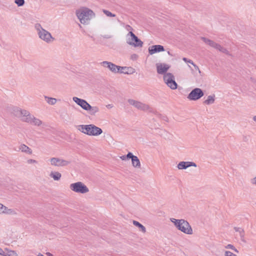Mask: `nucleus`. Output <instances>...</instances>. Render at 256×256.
Here are the masks:
<instances>
[{
	"mask_svg": "<svg viewBox=\"0 0 256 256\" xmlns=\"http://www.w3.org/2000/svg\"><path fill=\"white\" fill-rule=\"evenodd\" d=\"M76 14L78 19L82 24H88L92 18L95 16L94 12L86 7H82L76 10Z\"/></svg>",
	"mask_w": 256,
	"mask_h": 256,
	"instance_id": "nucleus-1",
	"label": "nucleus"
},
{
	"mask_svg": "<svg viewBox=\"0 0 256 256\" xmlns=\"http://www.w3.org/2000/svg\"><path fill=\"white\" fill-rule=\"evenodd\" d=\"M77 129L88 136H97L102 134V130L94 124H80L77 126Z\"/></svg>",
	"mask_w": 256,
	"mask_h": 256,
	"instance_id": "nucleus-2",
	"label": "nucleus"
},
{
	"mask_svg": "<svg viewBox=\"0 0 256 256\" xmlns=\"http://www.w3.org/2000/svg\"><path fill=\"white\" fill-rule=\"evenodd\" d=\"M170 220L179 230L188 234H192V229L188 221L184 219L177 220L174 218H170Z\"/></svg>",
	"mask_w": 256,
	"mask_h": 256,
	"instance_id": "nucleus-3",
	"label": "nucleus"
},
{
	"mask_svg": "<svg viewBox=\"0 0 256 256\" xmlns=\"http://www.w3.org/2000/svg\"><path fill=\"white\" fill-rule=\"evenodd\" d=\"M34 28L37 32L39 38L45 42L50 43L54 40L50 33L44 29L40 24H36Z\"/></svg>",
	"mask_w": 256,
	"mask_h": 256,
	"instance_id": "nucleus-4",
	"label": "nucleus"
},
{
	"mask_svg": "<svg viewBox=\"0 0 256 256\" xmlns=\"http://www.w3.org/2000/svg\"><path fill=\"white\" fill-rule=\"evenodd\" d=\"M70 188L72 190L77 193L86 194L89 192L88 188L80 182L70 184Z\"/></svg>",
	"mask_w": 256,
	"mask_h": 256,
	"instance_id": "nucleus-5",
	"label": "nucleus"
},
{
	"mask_svg": "<svg viewBox=\"0 0 256 256\" xmlns=\"http://www.w3.org/2000/svg\"><path fill=\"white\" fill-rule=\"evenodd\" d=\"M164 80L166 85L172 90L177 88L178 84L174 80V76L170 72L166 73L164 76Z\"/></svg>",
	"mask_w": 256,
	"mask_h": 256,
	"instance_id": "nucleus-6",
	"label": "nucleus"
},
{
	"mask_svg": "<svg viewBox=\"0 0 256 256\" xmlns=\"http://www.w3.org/2000/svg\"><path fill=\"white\" fill-rule=\"evenodd\" d=\"M129 104L134 106L137 109L141 110H149L150 112H152L151 108L150 106L146 104L142 103L136 100L133 99H128V100Z\"/></svg>",
	"mask_w": 256,
	"mask_h": 256,
	"instance_id": "nucleus-7",
	"label": "nucleus"
},
{
	"mask_svg": "<svg viewBox=\"0 0 256 256\" xmlns=\"http://www.w3.org/2000/svg\"><path fill=\"white\" fill-rule=\"evenodd\" d=\"M100 64L102 66L108 68L110 71L114 74H120L121 68H122V66H117L112 62L108 61H103Z\"/></svg>",
	"mask_w": 256,
	"mask_h": 256,
	"instance_id": "nucleus-8",
	"label": "nucleus"
},
{
	"mask_svg": "<svg viewBox=\"0 0 256 256\" xmlns=\"http://www.w3.org/2000/svg\"><path fill=\"white\" fill-rule=\"evenodd\" d=\"M204 95L202 90L200 88L193 89L188 96V98L191 100H196Z\"/></svg>",
	"mask_w": 256,
	"mask_h": 256,
	"instance_id": "nucleus-9",
	"label": "nucleus"
},
{
	"mask_svg": "<svg viewBox=\"0 0 256 256\" xmlns=\"http://www.w3.org/2000/svg\"><path fill=\"white\" fill-rule=\"evenodd\" d=\"M128 34L130 36L131 39L130 38L127 41V43L134 47H142L143 42L139 39L132 32H130Z\"/></svg>",
	"mask_w": 256,
	"mask_h": 256,
	"instance_id": "nucleus-10",
	"label": "nucleus"
},
{
	"mask_svg": "<svg viewBox=\"0 0 256 256\" xmlns=\"http://www.w3.org/2000/svg\"><path fill=\"white\" fill-rule=\"evenodd\" d=\"M50 164L56 166H64L70 164L68 161L58 158H52L50 159Z\"/></svg>",
	"mask_w": 256,
	"mask_h": 256,
	"instance_id": "nucleus-11",
	"label": "nucleus"
},
{
	"mask_svg": "<svg viewBox=\"0 0 256 256\" xmlns=\"http://www.w3.org/2000/svg\"><path fill=\"white\" fill-rule=\"evenodd\" d=\"M72 100L83 110H86L90 104L84 100L74 96Z\"/></svg>",
	"mask_w": 256,
	"mask_h": 256,
	"instance_id": "nucleus-12",
	"label": "nucleus"
},
{
	"mask_svg": "<svg viewBox=\"0 0 256 256\" xmlns=\"http://www.w3.org/2000/svg\"><path fill=\"white\" fill-rule=\"evenodd\" d=\"M190 166L196 167L197 166L194 162L184 161L180 162L177 166L178 170H185Z\"/></svg>",
	"mask_w": 256,
	"mask_h": 256,
	"instance_id": "nucleus-13",
	"label": "nucleus"
},
{
	"mask_svg": "<svg viewBox=\"0 0 256 256\" xmlns=\"http://www.w3.org/2000/svg\"><path fill=\"white\" fill-rule=\"evenodd\" d=\"M164 51V48L162 45H154L149 47L148 48V52L150 55Z\"/></svg>",
	"mask_w": 256,
	"mask_h": 256,
	"instance_id": "nucleus-14",
	"label": "nucleus"
},
{
	"mask_svg": "<svg viewBox=\"0 0 256 256\" xmlns=\"http://www.w3.org/2000/svg\"><path fill=\"white\" fill-rule=\"evenodd\" d=\"M170 66L164 64H156L157 72L159 74H166L167 70L169 69Z\"/></svg>",
	"mask_w": 256,
	"mask_h": 256,
	"instance_id": "nucleus-15",
	"label": "nucleus"
},
{
	"mask_svg": "<svg viewBox=\"0 0 256 256\" xmlns=\"http://www.w3.org/2000/svg\"><path fill=\"white\" fill-rule=\"evenodd\" d=\"M202 39L204 41V42L206 44L218 50H219V48H220L221 46L220 44L214 42L212 40H210L204 37H202Z\"/></svg>",
	"mask_w": 256,
	"mask_h": 256,
	"instance_id": "nucleus-16",
	"label": "nucleus"
},
{
	"mask_svg": "<svg viewBox=\"0 0 256 256\" xmlns=\"http://www.w3.org/2000/svg\"><path fill=\"white\" fill-rule=\"evenodd\" d=\"M122 68H121L120 74H132L135 72V70L132 67L128 66H122Z\"/></svg>",
	"mask_w": 256,
	"mask_h": 256,
	"instance_id": "nucleus-17",
	"label": "nucleus"
},
{
	"mask_svg": "<svg viewBox=\"0 0 256 256\" xmlns=\"http://www.w3.org/2000/svg\"><path fill=\"white\" fill-rule=\"evenodd\" d=\"M100 110L98 107L96 106H92L90 104L89 105L86 111L92 116H94Z\"/></svg>",
	"mask_w": 256,
	"mask_h": 256,
	"instance_id": "nucleus-18",
	"label": "nucleus"
},
{
	"mask_svg": "<svg viewBox=\"0 0 256 256\" xmlns=\"http://www.w3.org/2000/svg\"><path fill=\"white\" fill-rule=\"evenodd\" d=\"M19 150H21L23 152L27 153L28 154H32V150L28 146L24 144H20L19 147Z\"/></svg>",
	"mask_w": 256,
	"mask_h": 256,
	"instance_id": "nucleus-19",
	"label": "nucleus"
},
{
	"mask_svg": "<svg viewBox=\"0 0 256 256\" xmlns=\"http://www.w3.org/2000/svg\"><path fill=\"white\" fill-rule=\"evenodd\" d=\"M42 124V122L41 120L32 116L30 124L35 126H40Z\"/></svg>",
	"mask_w": 256,
	"mask_h": 256,
	"instance_id": "nucleus-20",
	"label": "nucleus"
},
{
	"mask_svg": "<svg viewBox=\"0 0 256 256\" xmlns=\"http://www.w3.org/2000/svg\"><path fill=\"white\" fill-rule=\"evenodd\" d=\"M132 165L134 167L136 168H140V160L138 158V156H135V157L132 158Z\"/></svg>",
	"mask_w": 256,
	"mask_h": 256,
	"instance_id": "nucleus-21",
	"label": "nucleus"
},
{
	"mask_svg": "<svg viewBox=\"0 0 256 256\" xmlns=\"http://www.w3.org/2000/svg\"><path fill=\"white\" fill-rule=\"evenodd\" d=\"M50 176L53 178L54 180H60L62 174L58 172H52L50 173Z\"/></svg>",
	"mask_w": 256,
	"mask_h": 256,
	"instance_id": "nucleus-22",
	"label": "nucleus"
},
{
	"mask_svg": "<svg viewBox=\"0 0 256 256\" xmlns=\"http://www.w3.org/2000/svg\"><path fill=\"white\" fill-rule=\"evenodd\" d=\"M234 230L236 232L239 233L240 239L242 241H244V231L243 228L238 227H234Z\"/></svg>",
	"mask_w": 256,
	"mask_h": 256,
	"instance_id": "nucleus-23",
	"label": "nucleus"
},
{
	"mask_svg": "<svg viewBox=\"0 0 256 256\" xmlns=\"http://www.w3.org/2000/svg\"><path fill=\"white\" fill-rule=\"evenodd\" d=\"M215 100V96H208L207 99L204 102V103L206 104H211L214 103Z\"/></svg>",
	"mask_w": 256,
	"mask_h": 256,
	"instance_id": "nucleus-24",
	"label": "nucleus"
},
{
	"mask_svg": "<svg viewBox=\"0 0 256 256\" xmlns=\"http://www.w3.org/2000/svg\"><path fill=\"white\" fill-rule=\"evenodd\" d=\"M132 223L134 225L140 228V230L142 231L143 233H145L146 232V228L138 222L133 220Z\"/></svg>",
	"mask_w": 256,
	"mask_h": 256,
	"instance_id": "nucleus-25",
	"label": "nucleus"
},
{
	"mask_svg": "<svg viewBox=\"0 0 256 256\" xmlns=\"http://www.w3.org/2000/svg\"><path fill=\"white\" fill-rule=\"evenodd\" d=\"M44 98L47 103L50 105H54L57 102V100L55 98L44 96Z\"/></svg>",
	"mask_w": 256,
	"mask_h": 256,
	"instance_id": "nucleus-26",
	"label": "nucleus"
},
{
	"mask_svg": "<svg viewBox=\"0 0 256 256\" xmlns=\"http://www.w3.org/2000/svg\"><path fill=\"white\" fill-rule=\"evenodd\" d=\"M14 210H13L8 208V207L3 205L2 214H14Z\"/></svg>",
	"mask_w": 256,
	"mask_h": 256,
	"instance_id": "nucleus-27",
	"label": "nucleus"
},
{
	"mask_svg": "<svg viewBox=\"0 0 256 256\" xmlns=\"http://www.w3.org/2000/svg\"><path fill=\"white\" fill-rule=\"evenodd\" d=\"M32 116L33 115H32V114H30L28 116H25L24 118H22L21 120L22 122H27V123L30 124V122H31V120H32Z\"/></svg>",
	"mask_w": 256,
	"mask_h": 256,
	"instance_id": "nucleus-28",
	"label": "nucleus"
},
{
	"mask_svg": "<svg viewBox=\"0 0 256 256\" xmlns=\"http://www.w3.org/2000/svg\"><path fill=\"white\" fill-rule=\"evenodd\" d=\"M20 110L21 109L18 108H14L12 110V113L16 116L20 117Z\"/></svg>",
	"mask_w": 256,
	"mask_h": 256,
	"instance_id": "nucleus-29",
	"label": "nucleus"
},
{
	"mask_svg": "<svg viewBox=\"0 0 256 256\" xmlns=\"http://www.w3.org/2000/svg\"><path fill=\"white\" fill-rule=\"evenodd\" d=\"M20 116H22V118H24L25 116H28L30 114V112L26 110H20Z\"/></svg>",
	"mask_w": 256,
	"mask_h": 256,
	"instance_id": "nucleus-30",
	"label": "nucleus"
},
{
	"mask_svg": "<svg viewBox=\"0 0 256 256\" xmlns=\"http://www.w3.org/2000/svg\"><path fill=\"white\" fill-rule=\"evenodd\" d=\"M103 12L107 16L110 17H115L116 14L112 13L106 10H102Z\"/></svg>",
	"mask_w": 256,
	"mask_h": 256,
	"instance_id": "nucleus-31",
	"label": "nucleus"
},
{
	"mask_svg": "<svg viewBox=\"0 0 256 256\" xmlns=\"http://www.w3.org/2000/svg\"><path fill=\"white\" fill-rule=\"evenodd\" d=\"M14 3L18 6H22L24 4L25 1L24 0H14Z\"/></svg>",
	"mask_w": 256,
	"mask_h": 256,
	"instance_id": "nucleus-32",
	"label": "nucleus"
},
{
	"mask_svg": "<svg viewBox=\"0 0 256 256\" xmlns=\"http://www.w3.org/2000/svg\"><path fill=\"white\" fill-rule=\"evenodd\" d=\"M218 50L222 53L226 54V55H230L229 52L226 48L222 47V46H220V48H219Z\"/></svg>",
	"mask_w": 256,
	"mask_h": 256,
	"instance_id": "nucleus-33",
	"label": "nucleus"
},
{
	"mask_svg": "<svg viewBox=\"0 0 256 256\" xmlns=\"http://www.w3.org/2000/svg\"><path fill=\"white\" fill-rule=\"evenodd\" d=\"M218 50L222 53L226 54V55H230L229 52L226 48L222 47V46H220V48H219Z\"/></svg>",
	"mask_w": 256,
	"mask_h": 256,
	"instance_id": "nucleus-34",
	"label": "nucleus"
},
{
	"mask_svg": "<svg viewBox=\"0 0 256 256\" xmlns=\"http://www.w3.org/2000/svg\"><path fill=\"white\" fill-rule=\"evenodd\" d=\"M8 256H18L17 253L14 250H9L8 252Z\"/></svg>",
	"mask_w": 256,
	"mask_h": 256,
	"instance_id": "nucleus-35",
	"label": "nucleus"
},
{
	"mask_svg": "<svg viewBox=\"0 0 256 256\" xmlns=\"http://www.w3.org/2000/svg\"><path fill=\"white\" fill-rule=\"evenodd\" d=\"M224 256H237L236 254H234L232 252L228 250L224 252Z\"/></svg>",
	"mask_w": 256,
	"mask_h": 256,
	"instance_id": "nucleus-36",
	"label": "nucleus"
},
{
	"mask_svg": "<svg viewBox=\"0 0 256 256\" xmlns=\"http://www.w3.org/2000/svg\"><path fill=\"white\" fill-rule=\"evenodd\" d=\"M136 156H134L131 152H128V154L126 155V157H127V158H131L132 160V158H134Z\"/></svg>",
	"mask_w": 256,
	"mask_h": 256,
	"instance_id": "nucleus-37",
	"label": "nucleus"
},
{
	"mask_svg": "<svg viewBox=\"0 0 256 256\" xmlns=\"http://www.w3.org/2000/svg\"><path fill=\"white\" fill-rule=\"evenodd\" d=\"M182 60H183L184 62H188V63H190V64H193V62H194L192 60H188V58H182Z\"/></svg>",
	"mask_w": 256,
	"mask_h": 256,
	"instance_id": "nucleus-38",
	"label": "nucleus"
},
{
	"mask_svg": "<svg viewBox=\"0 0 256 256\" xmlns=\"http://www.w3.org/2000/svg\"><path fill=\"white\" fill-rule=\"evenodd\" d=\"M225 248H230V249H231V250H234L235 247L232 244H228L227 246H225Z\"/></svg>",
	"mask_w": 256,
	"mask_h": 256,
	"instance_id": "nucleus-39",
	"label": "nucleus"
},
{
	"mask_svg": "<svg viewBox=\"0 0 256 256\" xmlns=\"http://www.w3.org/2000/svg\"><path fill=\"white\" fill-rule=\"evenodd\" d=\"M250 182L252 184L256 186V176L250 180Z\"/></svg>",
	"mask_w": 256,
	"mask_h": 256,
	"instance_id": "nucleus-40",
	"label": "nucleus"
},
{
	"mask_svg": "<svg viewBox=\"0 0 256 256\" xmlns=\"http://www.w3.org/2000/svg\"><path fill=\"white\" fill-rule=\"evenodd\" d=\"M37 162L34 160H33V159H29L28 160V164H34V163H36Z\"/></svg>",
	"mask_w": 256,
	"mask_h": 256,
	"instance_id": "nucleus-41",
	"label": "nucleus"
},
{
	"mask_svg": "<svg viewBox=\"0 0 256 256\" xmlns=\"http://www.w3.org/2000/svg\"><path fill=\"white\" fill-rule=\"evenodd\" d=\"M138 58V56L136 54H133L131 56V59L132 60H136Z\"/></svg>",
	"mask_w": 256,
	"mask_h": 256,
	"instance_id": "nucleus-42",
	"label": "nucleus"
},
{
	"mask_svg": "<svg viewBox=\"0 0 256 256\" xmlns=\"http://www.w3.org/2000/svg\"><path fill=\"white\" fill-rule=\"evenodd\" d=\"M103 38H104L109 39V38H112V36L110 35V34H106V35L104 36Z\"/></svg>",
	"mask_w": 256,
	"mask_h": 256,
	"instance_id": "nucleus-43",
	"label": "nucleus"
},
{
	"mask_svg": "<svg viewBox=\"0 0 256 256\" xmlns=\"http://www.w3.org/2000/svg\"><path fill=\"white\" fill-rule=\"evenodd\" d=\"M192 65L194 66V68L196 70H198L199 71V72H200L199 68L197 65L194 64V62H193V64H192Z\"/></svg>",
	"mask_w": 256,
	"mask_h": 256,
	"instance_id": "nucleus-44",
	"label": "nucleus"
},
{
	"mask_svg": "<svg viewBox=\"0 0 256 256\" xmlns=\"http://www.w3.org/2000/svg\"><path fill=\"white\" fill-rule=\"evenodd\" d=\"M120 158L123 160H126L127 158V157H126V155H123L121 156H120Z\"/></svg>",
	"mask_w": 256,
	"mask_h": 256,
	"instance_id": "nucleus-45",
	"label": "nucleus"
},
{
	"mask_svg": "<svg viewBox=\"0 0 256 256\" xmlns=\"http://www.w3.org/2000/svg\"><path fill=\"white\" fill-rule=\"evenodd\" d=\"M0 255L4 256V252L2 248H0Z\"/></svg>",
	"mask_w": 256,
	"mask_h": 256,
	"instance_id": "nucleus-46",
	"label": "nucleus"
},
{
	"mask_svg": "<svg viewBox=\"0 0 256 256\" xmlns=\"http://www.w3.org/2000/svg\"><path fill=\"white\" fill-rule=\"evenodd\" d=\"M3 208V204L0 203V214H2V210Z\"/></svg>",
	"mask_w": 256,
	"mask_h": 256,
	"instance_id": "nucleus-47",
	"label": "nucleus"
},
{
	"mask_svg": "<svg viewBox=\"0 0 256 256\" xmlns=\"http://www.w3.org/2000/svg\"><path fill=\"white\" fill-rule=\"evenodd\" d=\"M47 256H53V254L49 252L46 253Z\"/></svg>",
	"mask_w": 256,
	"mask_h": 256,
	"instance_id": "nucleus-48",
	"label": "nucleus"
},
{
	"mask_svg": "<svg viewBox=\"0 0 256 256\" xmlns=\"http://www.w3.org/2000/svg\"><path fill=\"white\" fill-rule=\"evenodd\" d=\"M112 104H108L106 106V107L108 108H112Z\"/></svg>",
	"mask_w": 256,
	"mask_h": 256,
	"instance_id": "nucleus-49",
	"label": "nucleus"
},
{
	"mask_svg": "<svg viewBox=\"0 0 256 256\" xmlns=\"http://www.w3.org/2000/svg\"><path fill=\"white\" fill-rule=\"evenodd\" d=\"M252 120H254V121L256 122V116H253V118H252Z\"/></svg>",
	"mask_w": 256,
	"mask_h": 256,
	"instance_id": "nucleus-50",
	"label": "nucleus"
},
{
	"mask_svg": "<svg viewBox=\"0 0 256 256\" xmlns=\"http://www.w3.org/2000/svg\"><path fill=\"white\" fill-rule=\"evenodd\" d=\"M233 250L236 253H238V250L236 248H234V250Z\"/></svg>",
	"mask_w": 256,
	"mask_h": 256,
	"instance_id": "nucleus-51",
	"label": "nucleus"
},
{
	"mask_svg": "<svg viewBox=\"0 0 256 256\" xmlns=\"http://www.w3.org/2000/svg\"><path fill=\"white\" fill-rule=\"evenodd\" d=\"M168 55H170V56H172V54L170 52V51H168Z\"/></svg>",
	"mask_w": 256,
	"mask_h": 256,
	"instance_id": "nucleus-52",
	"label": "nucleus"
},
{
	"mask_svg": "<svg viewBox=\"0 0 256 256\" xmlns=\"http://www.w3.org/2000/svg\"><path fill=\"white\" fill-rule=\"evenodd\" d=\"M127 26L130 29V30H132V28L129 26V25H128Z\"/></svg>",
	"mask_w": 256,
	"mask_h": 256,
	"instance_id": "nucleus-53",
	"label": "nucleus"
},
{
	"mask_svg": "<svg viewBox=\"0 0 256 256\" xmlns=\"http://www.w3.org/2000/svg\"><path fill=\"white\" fill-rule=\"evenodd\" d=\"M38 256H44L43 254H39Z\"/></svg>",
	"mask_w": 256,
	"mask_h": 256,
	"instance_id": "nucleus-54",
	"label": "nucleus"
},
{
	"mask_svg": "<svg viewBox=\"0 0 256 256\" xmlns=\"http://www.w3.org/2000/svg\"><path fill=\"white\" fill-rule=\"evenodd\" d=\"M122 71H126V70H122Z\"/></svg>",
	"mask_w": 256,
	"mask_h": 256,
	"instance_id": "nucleus-55",
	"label": "nucleus"
}]
</instances>
